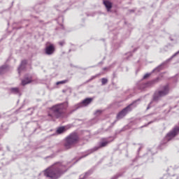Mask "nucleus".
I'll return each mask as SVG.
<instances>
[{
	"label": "nucleus",
	"instance_id": "nucleus-24",
	"mask_svg": "<svg viewBox=\"0 0 179 179\" xmlns=\"http://www.w3.org/2000/svg\"><path fill=\"white\" fill-rule=\"evenodd\" d=\"M152 104V102L150 103V104L147 107V110H149L150 108V105Z\"/></svg>",
	"mask_w": 179,
	"mask_h": 179
},
{
	"label": "nucleus",
	"instance_id": "nucleus-19",
	"mask_svg": "<svg viewBox=\"0 0 179 179\" xmlns=\"http://www.w3.org/2000/svg\"><path fill=\"white\" fill-rule=\"evenodd\" d=\"M149 76H150V73H146V74L143 76V79H148V78H149Z\"/></svg>",
	"mask_w": 179,
	"mask_h": 179
},
{
	"label": "nucleus",
	"instance_id": "nucleus-12",
	"mask_svg": "<svg viewBox=\"0 0 179 179\" xmlns=\"http://www.w3.org/2000/svg\"><path fill=\"white\" fill-rule=\"evenodd\" d=\"M103 4L105 5L107 10H110V9H111V8H113V4H111V2L108 1H104Z\"/></svg>",
	"mask_w": 179,
	"mask_h": 179
},
{
	"label": "nucleus",
	"instance_id": "nucleus-9",
	"mask_svg": "<svg viewBox=\"0 0 179 179\" xmlns=\"http://www.w3.org/2000/svg\"><path fill=\"white\" fill-rule=\"evenodd\" d=\"M92 101H93V99L87 98L81 102L80 106L81 107H86V106H89V104H90V103H92Z\"/></svg>",
	"mask_w": 179,
	"mask_h": 179
},
{
	"label": "nucleus",
	"instance_id": "nucleus-16",
	"mask_svg": "<svg viewBox=\"0 0 179 179\" xmlns=\"http://www.w3.org/2000/svg\"><path fill=\"white\" fill-rule=\"evenodd\" d=\"M65 83H68V80H64L62 81H59L56 83V85H64Z\"/></svg>",
	"mask_w": 179,
	"mask_h": 179
},
{
	"label": "nucleus",
	"instance_id": "nucleus-22",
	"mask_svg": "<svg viewBox=\"0 0 179 179\" xmlns=\"http://www.w3.org/2000/svg\"><path fill=\"white\" fill-rule=\"evenodd\" d=\"M59 45H64V44H65V42L64 41H61L59 43Z\"/></svg>",
	"mask_w": 179,
	"mask_h": 179
},
{
	"label": "nucleus",
	"instance_id": "nucleus-2",
	"mask_svg": "<svg viewBox=\"0 0 179 179\" xmlns=\"http://www.w3.org/2000/svg\"><path fill=\"white\" fill-rule=\"evenodd\" d=\"M66 108H68V102L55 105L49 109L48 116L50 120H55V118H59V117L62 115L64 110H66Z\"/></svg>",
	"mask_w": 179,
	"mask_h": 179
},
{
	"label": "nucleus",
	"instance_id": "nucleus-15",
	"mask_svg": "<svg viewBox=\"0 0 179 179\" xmlns=\"http://www.w3.org/2000/svg\"><path fill=\"white\" fill-rule=\"evenodd\" d=\"M10 92L11 93H15V94L19 93V88L17 87L11 88Z\"/></svg>",
	"mask_w": 179,
	"mask_h": 179
},
{
	"label": "nucleus",
	"instance_id": "nucleus-4",
	"mask_svg": "<svg viewBox=\"0 0 179 179\" xmlns=\"http://www.w3.org/2000/svg\"><path fill=\"white\" fill-rule=\"evenodd\" d=\"M170 92V87L169 85H164L162 87V90L156 92L154 95V100L155 101H157L158 100H160L162 97H164V96H167Z\"/></svg>",
	"mask_w": 179,
	"mask_h": 179
},
{
	"label": "nucleus",
	"instance_id": "nucleus-17",
	"mask_svg": "<svg viewBox=\"0 0 179 179\" xmlns=\"http://www.w3.org/2000/svg\"><path fill=\"white\" fill-rule=\"evenodd\" d=\"M108 82V80H107V78H102L101 79L102 85H106V84H107Z\"/></svg>",
	"mask_w": 179,
	"mask_h": 179
},
{
	"label": "nucleus",
	"instance_id": "nucleus-23",
	"mask_svg": "<svg viewBox=\"0 0 179 179\" xmlns=\"http://www.w3.org/2000/svg\"><path fill=\"white\" fill-rule=\"evenodd\" d=\"M148 84H145L143 87H140V89H145V87H147Z\"/></svg>",
	"mask_w": 179,
	"mask_h": 179
},
{
	"label": "nucleus",
	"instance_id": "nucleus-3",
	"mask_svg": "<svg viewBox=\"0 0 179 179\" xmlns=\"http://www.w3.org/2000/svg\"><path fill=\"white\" fill-rule=\"evenodd\" d=\"M78 141H79V137L76 133L70 134L66 138V143H64L66 149H71L73 145L78 143Z\"/></svg>",
	"mask_w": 179,
	"mask_h": 179
},
{
	"label": "nucleus",
	"instance_id": "nucleus-29",
	"mask_svg": "<svg viewBox=\"0 0 179 179\" xmlns=\"http://www.w3.org/2000/svg\"><path fill=\"white\" fill-rule=\"evenodd\" d=\"M80 179H84V178H80Z\"/></svg>",
	"mask_w": 179,
	"mask_h": 179
},
{
	"label": "nucleus",
	"instance_id": "nucleus-6",
	"mask_svg": "<svg viewBox=\"0 0 179 179\" xmlns=\"http://www.w3.org/2000/svg\"><path fill=\"white\" fill-rule=\"evenodd\" d=\"M132 104L128 106L127 107L124 108L122 110H121L117 115V120H122L125 115L129 113V111L132 110V108H131V106Z\"/></svg>",
	"mask_w": 179,
	"mask_h": 179
},
{
	"label": "nucleus",
	"instance_id": "nucleus-27",
	"mask_svg": "<svg viewBox=\"0 0 179 179\" xmlns=\"http://www.w3.org/2000/svg\"><path fill=\"white\" fill-rule=\"evenodd\" d=\"M103 70L106 71V68H104Z\"/></svg>",
	"mask_w": 179,
	"mask_h": 179
},
{
	"label": "nucleus",
	"instance_id": "nucleus-20",
	"mask_svg": "<svg viewBox=\"0 0 179 179\" xmlns=\"http://www.w3.org/2000/svg\"><path fill=\"white\" fill-rule=\"evenodd\" d=\"M99 114H101V110H98L95 112V115H99Z\"/></svg>",
	"mask_w": 179,
	"mask_h": 179
},
{
	"label": "nucleus",
	"instance_id": "nucleus-1",
	"mask_svg": "<svg viewBox=\"0 0 179 179\" xmlns=\"http://www.w3.org/2000/svg\"><path fill=\"white\" fill-rule=\"evenodd\" d=\"M66 171V168L61 163H56L45 171V176L50 179H57Z\"/></svg>",
	"mask_w": 179,
	"mask_h": 179
},
{
	"label": "nucleus",
	"instance_id": "nucleus-8",
	"mask_svg": "<svg viewBox=\"0 0 179 179\" xmlns=\"http://www.w3.org/2000/svg\"><path fill=\"white\" fill-rule=\"evenodd\" d=\"M45 52L46 55H52V54L55 52V45H54V44H50L46 46Z\"/></svg>",
	"mask_w": 179,
	"mask_h": 179
},
{
	"label": "nucleus",
	"instance_id": "nucleus-14",
	"mask_svg": "<svg viewBox=\"0 0 179 179\" xmlns=\"http://www.w3.org/2000/svg\"><path fill=\"white\" fill-rule=\"evenodd\" d=\"M64 132H65V128L64 127H59L57 129V134H58V135L61 134H64Z\"/></svg>",
	"mask_w": 179,
	"mask_h": 179
},
{
	"label": "nucleus",
	"instance_id": "nucleus-5",
	"mask_svg": "<svg viewBox=\"0 0 179 179\" xmlns=\"http://www.w3.org/2000/svg\"><path fill=\"white\" fill-rule=\"evenodd\" d=\"M109 142L108 141H103L99 143V146L98 147H94V148H92L89 150L87 152V154L85 156L81 157L80 159H83V157H86V156H88V155H91V153H93L96 152V150H99L100 148H105L107 145H108Z\"/></svg>",
	"mask_w": 179,
	"mask_h": 179
},
{
	"label": "nucleus",
	"instance_id": "nucleus-28",
	"mask_svg": "<svg viewBox=\"0 0 179 179\" xmlns=\"http://www.w3.org/2000/svg\"><path fill=\"white\" fill-rule=\"evenodd\" d=\"M85 176H87V173H85Z\"/></svg>",
	"mask_w": 179,
	"mask_h": 179
},
{
	"label": "nucleus",
	"instance_id": "nucleus-10",
	"mask_svg": "<svg viewBox=\"0 0 179 179\" xmlns=\"http://www.w3.org/2000/svg\"><path fill=\"white\" fill-rule=\"evenodd\" d=\"M26 64H27V60L22 61L21 64L18 67V73H20V72H22V71H23L24 68H26Z\"/></svg>",
	"mask_w": 179,
	"mask_h": 179
},
{
	"label": "nucleus",
	"instance_id": "nucleus-21",
	"mask_svg": "<svg viewBox=\"0 0 179 179\" xmlns=\"http://www.w3.org/2000/svg\"><path fill=\"white\" fill-rule=\"evenodd\" d=\"M120 177V175H115V176H113V178H112V179H117V178H118Z\"/></svg>",
	"mask_w": 179,
	"mask_h": 179
},
{
	"label": "nucleus",
	"instance_id": "nucleus-26",
	"mask_svg": "<svg viewBox=\"0 0 179 179\" xmlns=\"http://www.w3.org/2000/svg\"><path fill=\"white\" fill-rule=\"evenodd\" d=\"M138 101H134V103H136Z\"/></svg>",
	"mask_w": 179,
	"mask_h": 179
},
{
	"label": "nucleus",
	"instance_id": "nucleus-13",
	"mask_svg": "<svg viewBox=\"0 0 179 179\" xmlns=\"http://www.w3.org/2000/svg\"><path fill=\"white\" fill-rule=\"evenodd\" d=\"M29 83H31V78H25L22 80V86H26V85H29Z\"/></svg>",
	"mask_w": 179,
	"mask_h": 179
},
{
	"label": "nucleus",
	"instance_id": "nucleus-7",
	"mask_svg": "<svg viewBox=\"0 0 179 179\" xmlns=\"http://www.w3.org/2000/svg\"><path fill=\"white\" fill-rule=\"evenodd\" d=\"M179 134V127H175L172 131L169 132L166 136L167 141H170L172 139V138H174L176 135H178Z\"/></svg>",
	"mask_w": 179,
	"mask_h": 179
},
{
	"label": "nucleus",
	"instance_id": "nucleus-18",
	"mask_svg": "<svg viewBox=\"0 0 179 179\" xmlns=\"http://www.w3.org/2000/svg\"><path fill=\"white\" fill-rule=\"evenodd\" d=\"M179 54V50L178 52H176L171 57L170 59H173V58H174V57H177V55H178Z\"/></svg>",
	"mask_w": 179,
	"mask_h": 179
},
{
	"label": "nucleus",
	"instance_id": "nucleus-25",
	"mask_svg": "<svg viewBox=\"0 0 179 179\" xmlns=\"http://www.w3.org/2000/svg\"><path fill=\"white\" fill-rule=\"evenodd\" d=\"M159 80V78H157L155 80L153 81V83H156Z\"/></svg>",
	"mask_w": 179,
	"mask_h": 179
},
{
	"label": "nucleus",
	"instance_id": "nucleus-11",
	"mask_svg": "<svg viewBox=\"0 0 179 179\" xmlns=\"http://www.w3.org/2000/svg\"><path fill=\"white\" fill-rule=\"evenodd\" d=\"M9 68L6 65H3L0 67V75H3L6 72H8Z\"/></svg>",
	"mask_w": 179,
	"mask_h": 179
}]
</instances>
